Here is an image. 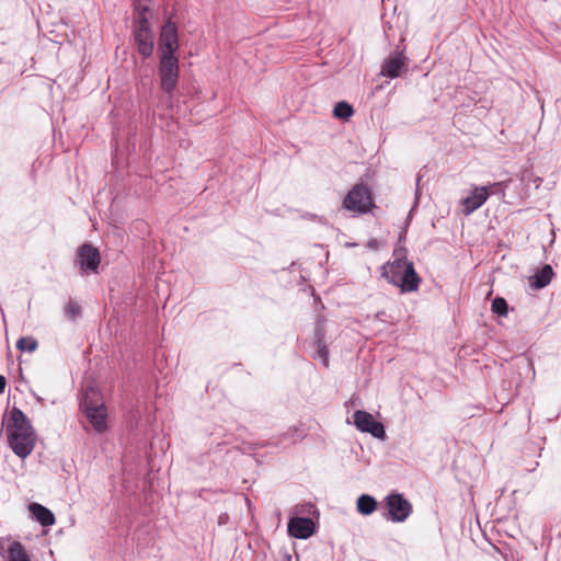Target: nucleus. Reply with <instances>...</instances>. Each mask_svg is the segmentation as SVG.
I'll list each match as a JSON object with an SVG mask.
<instances>
[{
  "label": "nucleus",
  "mask_w": 561,
  "mask_h": 561,
  "mask_svg": "<svg viewBox=\"0 0 561 561\" xmlns=\"http://www.w3.org/2000/svg\"><path fill=\"white\" fill-rule=\"evenodd\" d=\"M2 426L5 427L8 444L12 451L22 459L30 456L35 447L36 433L25 413L13 407L9 414L3 416Z\"/></svg>",
  "instance_id": "f257e3e1"
},
{
  "label": "nucleus",
  "mask_w": 561,
  "mask_h": 561,
  "mask_svg": "<svg viewBox=\"0 0 561 561\" xmlns=\"http://www.w3.org/2000/svg\"><path fill=\"white\" fill-rule=\"evenodd\" d=\"M381 276L389 284L398 286L402 293H413L420 287L422 278L414 268L413 262L389 261L381 266Z\"/></svg>",
  "instance_id": "f03ea898"
},
{
  "label": "nucleus",
  "mask_w": 561,
  "mask_h": 561,
  "mask_svg": "<svg viewBox=\"0 0 561 561\" xmlns=\"http://www.w3.org/2000/svg\"><path fill=\"white\" fill-rule=\"evenodd\" d=\"M134 5L138 13L134 31L135 42L139 54L142 55L144 58H148L153 53V33L150 30L149 20L147 18L149 7L142 4L140 1H136Z\"/></svg>",
  "instance_id": "7ed1b4c3"
},
{
  "label": "nucleus",
  "mask_w": 561,
  "mask_h": 561,
  "mask_svg": "<svg viewBox=\"0 0 561 561\" xmlns=\"http://www.w3.org/2000/svg\"><path fill=\"white\" fill-rule=\"evenodd\" d=\"M180 75L179 58L176 55H159L158 76L161 90L170 98L173 95Z\"/></svg>",
  "instance_id": "20e7f679"
},
{
  "label": "nucleus",
  "mask_w": 561,
  "mask_h": 561,
  "mask_svg": "<svg viewBox=\"0 0 561 561\" xmlns=\"http://www.w3.org/2000/svg\"><path fill=\"white\" fill-rule=\"evenodd\" d=\"M371 192L367 185L355 184L343 199L342 207L348 211L366 214L374 207Z\"/></svg>",
  "instance_id": "39448f33"
},
{
  "label": "nucleus",
  "mask_w": 561,
  "mask_h": 561,
  "mask_svg": "<svg viewBox=\"0 0 561 561\" xmlns=\"http://www.w3.org/2000/svg\"><path fill=\"white\" fill-rule=\"evenodd\" d=\"M81 408L96 432L102 433L106 430V408L103 402L99 401L96 392L87 391Z\"/></svg>",
  "instance_id": "423d86ee"
},
{
  "label": "nucleus",
  "mask_w": 561,
  "mask_h": 561,
  "mask_svg": "<svg viewBox=\"0 0 561 561\" xmlns=\"http://www.w3.org/2000/svg\"><path fill=\"white\" fill-rule=\"evenodd\" d=\"M385 505L388 510L385 518L393 523H403L412 514V504L403 494L391 492L385 499Z\"/></svg>",
  "instance_id": "0eeeda50"
},
{
  "label": "nucleus",
  "mask_w": 561,
  "mask_h": 561,
  "mask_svg": "<svg viewBox=\"0 0 561 561\" xmlns=\"http://www.w3.org/2000/svg\"><path fill=\"white\" fill-rule=\"evenodd\" d=\"M179 47L178 27L171 18H169L161 27L158 53L159 55H175Z\"/></svg>",
  "instance_id": "6e6552de"
},
{
  "label": "nucleus",
  "mask_w": 561,
  "mask_h": 561,
  "mask_svg": "<svg viewBox=\"0 0 561 561\" xmlns=\"http://www.w3.org/2000/svg\"><path fill=\"white\" fill-rule=\"evenodd\" d=\"M353 417L354 424L358 431L369 433L371 436L379 439H383L386 437L383 424L376 421L370 413L357 410L354 412Z\"/></svg>",
  "instance_id": "1a4fd4ad"
},
{
  "label": "nucleus",
  "mask_w": 561,
  "mask_h": 561,
  "mask_svg": "<svg viewBox=\"0 0 561 561\" xmlns=\"http://www.w3.org/2000/svg\"><path fill=\"white\" fill-rule=\"evenodd\" d=\"M76 263H78L82 273H98L101 263L99 250L90 243L82 244L77 251Z\"/></svg>",
  "instance_id": "9d476101"
},
{
  "label": "nucleus",
  "mask_w": 561,
  "mask_h": 561,
  "mask_svg": "<svg viewBox=\"0 0 561 561\" xmlns=\"http://www.w3.org/2000/svg\"><path fill=\"white\" fill-rule=\"evenodd\" d=\"M407 70V57L404 56L403 51H399L397 49L391 53L390 56L382 62L380 75L390 79H394L400 77L401 73Z\"/></svg>",
  "instance_id": "9b49d317"
},
{
  "label": "nucleus",
  "mask_w": 561,
  "mask_h": 561,
  "mask_svg": "<svg viewBox=\"0 0 561 561\" xmlns=\"http://www.w3.org/2000/svg\"><path fill=\"white\" fill-rule=\"evenodd\" d=\"M316 525L309 517H291L288 522V534L298 539H308L313 535Z\"/></svg>",
  "instance_id": "f8f14e48"
},
{
  "label": "nucleus",
  "mask_w": 561,
  "mask_h": 561,
  "mask_svg": "<svg viewBox=\"0 0 561 561\" xmlns=\"http://www.w3.org/2000/svg\"><path fill=\"white\" fill-rule=\"evenodd\" d=\"M489 193L485 186H476L469 196L462 199V213L470 215L480 208L488 199Z\"/></svg>",
  "instance_id": "ddd939ff"
},
{
  "label": "nucleus",
  "mask_w": 561,
  "mask_h": 561,
  "mask_svg": "<svg viewBox=\"0 0 561 561\" xmlns=\"http://www.w3.org/2000/svg\"><path fill=\"white\" fill-rule=\"evenodd\" d=\"M325 330L322 323H318L314 330V354L313 358H319L324 367H329V351L324 341Z\"/></svg>",
  "instance_id": "4468645a"
},
{
  "label": "nucleus",
  "mask_w": 561,
  "mask_h": 561,
  "mask_svg": "<svg viewBox=\"0 0 561 561\" xmlns=\"http://www.w3.org/2000/svg\"><path fill=\"white\" fill-rule=\"evenodd\" d=\"M28 510L33 517L44 527L51 526L56 519L50 510L38 503H32Z\"/></svg>",
  "instance_id": "2eb2a0df"
},
{
  "label": "nucleus",
  "mask_w": 561,
  "mask_h": 561,
  "mask_svg": "<svg viewBox=\"0 0 561 561\" xmlns=\"http://www.w3.org/2000/svg\"><path fill=\"white\" fill-rule=\"evenodd\" d=\"M553 274L551 265L546 264L533 276V280L530 283L531 287L536 289L546 287L551 282Z\"/></svg>",
  "instance_id": "dca6fc26"
},
{
  "label": "nucleus",
  "mask_w": 561,
  "mask_h": 561,
  "mask_svg": "<svg viewBox=\"0 0 561 561\" xmlns=\"http://www.w3.org/2000/svg\"><path fill=\"white\" fill-rule=\"evenodd\" d=\"M357 511L362 515H370L373 514L377 508V501L375 497L368 494H362L356 502Z\"/></svg>",
  "instance_id": "f3484780"
},
{
  "label": "nucleus",
  "mask_w": 561,
  "mask_h": 561,
  "mask_svg": "<svg viewBox=\"0 0 561 561\" xmlns=\"http://www.w3.org/2000/svg\"><path fill=\"white\" fill-rule=\"evenodd\" d=\"M7 561H31V559L22 543L13 541L8 548Z\"/></svg>",
  "instance_id": "a211bd4d"
},
{
  "label": "nucleus",
  "mask_w": 561,
  "mask_h": 561,
  "mask_svg": "<svg viewBox=\"0 0 561 561\" xmlns=\"http://www.w3.org/2000/svg\"><path fill=\"white\" fill-rule=\"evenodd\" d=\"M354 114V110L351 104L345 101H340L333 108V115L336 118L347 121Z\"/></svg>",
  "instance_id": "6ab92c4d"
},
{
  "label": "nucleus",
  "mask_w": 561,
  "mask_h": 561,
  "mask_svg": "<svg viewBox=\"0 0 561 561\" xmlns=\"http://www.w3.org/2000/svg\"><path fill=\"white\" fill-rule=\"evenodd\" d=\"M38 347V342L33 336H22L16 342V348L21 352H34Z\"/></svg>",
  "instance_id": "aec40b11"
},
{
  "label": "nucleus",
  "mask_w": 561,
  "mask_h": 561,
  "mask_svg": "<svg viewBox=\"0 0 561 561\" xmlns=\"http://www.w3.org/2000/svg\"><path fill=\"white\" fill-rule=\"evenodd\" d=\"M491 310L500 317H505L508 311V305L502 297H495L491 305Z\"/></svg>",
  "instance_id": "412c9836"
},
{
  "label": "nucleus",
  "mask_w": 561,
  "mask_h": 561,
  "mask_svg": "<svg viewBox=\"0 0 561 561\" xmlns=\"http://www.w3.org/2000/svg\"><path fill=\"white\" fill-rule=\"evenodd\" d=\"M80 306L73 300H69L65 307V314L70 320H75L80 314Z\"/></svg>",
  "instance_id": "4be33fe9"
},
{
  "label": "nucleus",
  "mask_w": 561,
  "mask_h": 561,
  "mask_svg": "<svg viewBox=\"0 0 561 561\" xmlns=\"http://www.w3.org/2000/svg\"><path fill=\"white\" fill-rule=\"evenodd\" d=\"M393 260H399L400 262H410L407 259V249L404 247H398L393 250Z\"/></svg>",
  "instance_id": "5701e85b"
},
{
  "label": "nucleus",
  "mask_w": 561,
  "mask_h": 561,
  "mask_svg": "<svg viewBox=\"0 0 561 561\" xmlns=\"http://www.w3.org/2000/svg\"><path fill=\"white\" fill-rule=\"evenodd\" d=\"M298 433V428L297 427H290L284 435L285 437L287 438H293L295 434Z\"/></svg>",
  "instance_id": "b1692460"
},
{
  "label": "nucleus",
  "mask_w": 561,
  "mask_h": 561,
  "mask_svg": "<svg viewBox=\"0 0 561 561\" xmlns=\"http://www.w3.org/2000/svg\"><path fill=\"white\" fill-rule=\"evenodd\" d=\"M4 387H5V378L0 375V393L3 392Z\"/></svg>",
  "instance_id": "393cba45"
},
{
  "label": "nucleus",
  "mask_w": 561,
  "mask_h": 561,
  "mask_svg": "<svg viewBox=\"0 0 561 561\" xmlns=\"http://www.w3.org/2000/svg\"><path fill=\"white\" fill-rule=\"evenodd\" d=\"M404 240H405V232H404V231H402V232L400 233L399 241H400V242H402V241H404Z\"/></svg>",
  "instance_id": "a878e982"
}]
</instances>
